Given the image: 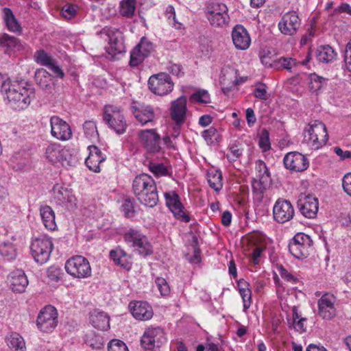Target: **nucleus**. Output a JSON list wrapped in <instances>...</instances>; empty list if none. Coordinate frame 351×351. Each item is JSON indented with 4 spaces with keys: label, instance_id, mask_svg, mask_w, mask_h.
<instances>
[{
    "label": "nucleus",
    "instance_id": "f257e3e1",
    "mask_svg": "<svg viewBox=\"0 0 351 351\" xmlns=\"http://www.w3.org/2000/svg\"><path fill=\"white\" fill-rule=\"evenodd\" d=\"M6 97L11 108L14 110H24L29 105L34 97V89L26 87L23 83H14L5 88Z\"/></svg>",
    "mask_w": 351,
    "mask_h": 351
},
{
    "label": "nucleus",
    "instance_id": "f03ea898",
    "mask_svg": "<svg viewBox=\"0 0 351 351\" xmlns=\"http://www.w3.org/2000/svg\"><path fill=\"white\" fill-rule=\"evenodd\" d=\"M256 177L252 181L254 199L262 202L264 193L271 184L270 173L265 163L261 160L256 162Z\"/></svg>",
    "mask_w": 351,
    "mask_h": 351
},
{
    "label": "nucleus",
    "instance_id": "7ed1b4c3",
    "mask_svg": "<svg viewBox=\"0 0 351 351\" xmlns=\"http://www.w3.org/2000/svg\"><path fill=\"white\" fill-rule=\"evenodd\" d=\"M304 140L313 149H318L328 141L325 125L317 120L311 121L304 131Z\"/></svg>",
    "mask_w": 351,
    "mask_h": 351
},
{
    "label": "nucleus",
    "instance_id": "20e7f679",
    "mask_svg": "<svg viewBox=\"0 0 351 351\" xmlns=\"http://www.w3.org/2000/svg\"><path fill=\"white\" fill-rule=\"evenodd\" d=\"M103 120L108 126L117 134L125 132L128 125L121 109L112 105L104 108Z\"/></svg>",
    "mask_w": 351,
    "mask_h": 351
},
{
    "label": "nucleus",
    "instance_id": "39448f33",
    "mask_svg": "<svg viewBox=\"0 0 351 351\" xmlns=\"http://www.w3.org/2000/svg\"><path fill=\"white\" fill-rule=\"evenodd\" d=\"M64 268L67 274L75 278H87L92 274L89 261L80 255L69 258L65 263Z\"/></svg>",
    "mask_w": 351,
    "mask_h": 351
},
{
    "label": "nucleus",
    "instance_id": "423d86ee",
    "mask_svg": "<svg viewBox=\"0 0 351 351\" xmlns=\"http://www.w3.org/2000/svg\"><path fill=\"white\" fill-rule=\"evenodd\" d=\"M124 241L130 247L143 256H148L152 254V246L149 242L147 237L141 231L130 228L123 235Z\"/></svg>",
    "mask_w": 351,
    "mask_h": 351
},
{
    "label": "nucleus",
    "instance_id": "0eeeda50",
    "mask_svg": "<svg viewBox=\"0 0 351 351\" xmlns=\"http://www.w3.org/2000/svg\"><path fill=\"white\" fill-rule=\"evenodd\" d=\"M53 247L50 237L40 236L32 240L30 250L34 261L38 263L43 264L49 260Z\"/></svg>",
    "mask_w": 351,
    "mask_h": 351
},
{
    "label": "nucleus",
    "instance_id": "6e6552de",
    "mask_svg": "<svg viewBox=\"0 0 351 351\" xmlns=\"http://www.w3.org/2000/svg\"><path fill=\"white\" fill-rule=\"evenodd\" d=\"M228 12V9L226 4L213 3L206 8V16L211 26L223 28L230 21Z\"/></svg>",
    "mask_w": 351,
    "mask_h": 351
},
{
    "label": "nucleus",
    "instance_id": "1a4fd4ad",
    "mask_svg": "<svg viewBox=\"0 0 351 351\" xmlns=\"http://www.w3.org/2000/svg\"><path fill=\"white\" fill-rule=\"evenodd\" d=\"M147 84L150 91L159 96L169 94L174 87V83L170 75L163 72L151 75Z\"/></svg>",
    "mask_w": 351,
    "mask_h": 351
},
{
    "label": "nucleus",
    "instance_id": "9d476101",
    "mask_svg": "<svg viewBox=\"0 0 351 351\" xmlns=\"http://www.w3.org/2000/svg\"><path fill=\"white\" fill-rule=\"evenodd\" d=\"M313 243V240L308 234L300 232L290 241L289 250L295 258H302L309 254Z\"/></svg>",
    "mask_w": 351,
    "mask_h": 351
},
{
    "label": "nucleus",
    "instance_id": "9b49d317",
    "mask_svg": "<svg viewBox=\"0 0 351 351\" xmlns=\"http://www.w3.org/2000/svg\"><path fill=\"white\" fill-rule=\"evenodd\" d=\"M36 325L39 330L44 332L53 331L58 325L56 308L51 305L45 306L37 317Z\"/></svg>",
    "mask_w": 351,
    "mask_h": 351
},
{
    "label": "nucleus",
    "instance_id": "f8f14e48",
    "mask_svg": "<svg viewBox=\"0 0 351 351\" xmlns=\"http://www.w3.org/2000/svg\"><path fill=\"white\" fill-rule=\"evenodd\" d=\"M166 340L165 332L161 328L150 327L144 332L141 343L145 350L152 351L154 348L160 347Z\"/></svg>",
    "mask_w": 351,
    "mask_h": 351
},
{
    "label": "nucleus",
    "instance_id": "ddd939ff",
    "mask_svg": "<svg viewBox=\"0 0 351 351\" xmlns=\"http://www.w3.org/2000/svg\"><path fill=\"white\" fill-rule=\"evenodd\" d=\"M45 156L50 162H60L63 166H71L75 163V158L69 151L57 143L50 144L46 148Z\"/></svg>",
    "mask_w": 351,
    "mask_h": 351
},
{
    "label": "nucleus",
    "instance_id": "4468645a",
    "mask_svg": "<svg viewBox=\"0 0 351 351\" xmlns=\"http://www.w3.org/2000/svg\"><path fill=\"white\" fill-rule=\"evenodd\" d=\"M301 25V20L295 11L286 12L278 23V29L284 35L293 36Z\"/></svg>",
    "mask_w": 351,
    "mask_h": 351
},
{
    "label": "nucleus",
    "instance_id": "2eb2a0df",
    "mask_svg": "<svg viewBox=\"0 0 351 351\" xmlns=\"http://www.w3.org/2000/svg\"><path fill=\"white\" fill-rule=\"evenodd\" d=\"M154 50L153 44L147 38L143 37L140 43L130 53V65L138 66Z\"/></svg>",
    "mask_w": 351,
    "mask_h": 351
},
{
    "label": "nucleus",
    "instance_id": "dca6fc26",
    "mask_svg": "<svg viewBox=\"0 0 351 351\" xmlns=\"http://www.w3.org/2000/svg\"><path fill=\"white\" fill-rule=\"evenodd\" d=\"M294 208L291 203L287 199H278L273 208V216L278 223L289 221L294 216Z\"/></svg>",
    "mask_w": 351,
    "mask_h": 351
},
{
    "label": "nucleus",
    "instance_id": "f3484780",
    "mask_svg": "<svg viewBox=\"0 0 351 351\" xmlns=\"http://www.w3.org/2000/svg\"><path fill=\"white\" fill-rule=\"evenodd\" d=\"M101 34H105L108 38V46L106 47V50L109 55L114 57L124 51L123 42L119 38L121 32L119 30L106 27L102 29Z\"/></svg>",
    "mask_w": 351,
    "mask_h": 351
},
{
    "label": "nucleus",
    "instance_id": "a211bd4d",
    "mask_svg": "<svg viewBox=\"0 0 351 351\" xmlns=\"http://www.w3.org/2000/svg\"><path fill=\"white\" fill-rule=\"evenodd\" d=\"M298 207L303 216L313 219L318 212V199L311 195L301 194L298 200Z\"/></svg>",
    "mask_w": 351,
    "mask_h": 351
},
{
    "label": "nucleus",
    "instance_id": "6ab92c4d",
    "mask_svg": "<svg viewBox=\"0 0 351 351\" xmlns=\"http://www.w3.org/2000/svg\"><path fill=\"white\" fill-rule=\"evenodd\" d=\"M140 141L146 150L150 153L160 152L161 139L156 130H145L139 132Z\"/></svg>",
    "mask_w": 351,
    "mask_h": 351
},
{
    "label": "nucleus",
    "instance_id": "aec40b11",
    "mask_svg": "<svg viewBox=\"0 0 351 351\" xmlns=\"http://www.w3.org/2000/svg\"><path fill=\"white\" fill-rule=\"evenodd\" d=\"M51 134L59 140L67 141L72 136L69 125L58 116H53L50 119Z\"/></svg>",
    "mask_w": 351,
    "mask_h": 351
},
{
    "label": "nucleus",
    "instance_id": "412c9836",
    "mask_svg": "<svg viewBox=\"0 0 351 351\" xmlns=\"http://www.w3.org/2000/svg\"><path fill=\"white\" fill-rule=\"evenodd\" d=\"M284 165L287 169L296 172L306 170L308 167V160L303 154L293 152L285 155Z\"/></svg>",
    "mask_w": 351,
    "mask_h": 351
},
{
    "label": "nucleus",
    "instance_id": "4be33fe9",
    "mask_svg": "<svg viewBox=\"0 0 351 351\" xmlns=\"http://www.w3.org/2000/svg\"><path fill=\"white\" fill-rule=\"evenodd\" d=\"M166 204L173 213L174 216L184 222H189L190 217L184 211V207L180 202V197L175 192L165 194Z\"/></svg>",
    "mask_w": 351,
    "mask_h": 351
},
{
    "label": "nucleus",
    "instance_id": "5701e85b",
    "mask_svg": "<svg viewBox=\"0 0 351 351\" xmlns=\"http://www.w3.org/2000/svg\"><path fill=\"white\" fill-rule=\"evenodd\" d=\"M335 298L326 293L318 300V315L323 319H331L336 315Z\"/></svg>",
    "mask_w": 351,
    "mask_h": 351
},
{
    "label": "nucleus",
    "instance_id": "b1692460",
    "mask_svg": "<svg viewBox=\"0 0 351 351\" xmlns=\"http://www.w3.org/2000/svg\"><path fill=\"white\" fill-rule=\"evenodd\" d=\"M187 99L185 96H181L171 102L170 115L176 125L184 123L186 119Z\"/></svg>",
    "mask_w": 351,
    "mask_h": 351
},
{
    "label": "nucleus",
    "instance_id": "393cba45",
    "mask_svg": "<svg viewBox=\"0 0 351 351\" xmlns=\"http://www.w3.org/2000/svg\"><path fill=\"white\" fill-rule=\"evenodd\" d=\"M129 308L133 317L137 320H149L153 316L152 308L147 302H131L129 304Z\"/></svg>",
    "mask_w": 351,
    "mask_h": 351
},
{
    "label": "nucleus",
    "instance_id": "a878e982",
    "mask_svg": "<svg viewBox=\"0 0 351 351\" xmlns=\"http://www.w3.org/2000/svg\"><path fill=\"white\" fill-rule=\"evenodd\" d=\"M232 42L238 49L245 50L251 43L250 35L246 29L241 25H237L232 31Z\"/></svg>",
    "mask_w": 351,
    "mask_h": 351
},
{
    "label": "nucleus",
    "instance_id": "bb28decb",
    "mask_svg": "<svg viewBox=\"0 0 351 351\" xmlns=\"http://www.w3.org/2000/svg\"><path fill=\"white\" fill-rule=\"evenodd\" d=\"M54 199L58 204L68 209H73L76 207L77 199L67 189L62 187L55 189Z\"/></svg>",
    "mask_w": 351,
    "mask_h": 351
},
{
    "label": "nucleus",
    "instance_id": "cd10ccee",
    "mask_svg": "<svg viewBox=\"0 0 351 351\" xmlns=\"http://www.w3.org/2000/svg\"><path fill=\"white\" fill-rule=\"evenodd\" d=\"M88 149L89 151V154L85 160L86 165L90 170L94 172H99V165L105 161V156L102 154L100 149L95 145L88 146Z\"/></svg>",
    "mask_w": 351,
    "mask_h": 351
},
{
    "label": "nucleus",
    "instance_id": "c85d7f7f",
    "mask_svg": "<svg viewBox=\"0 0 351 351\" xmlns=\"http://www.w3.org/2000/svg\"><path fill=\"white\" fill-rule=\"evenodd\" d=\"M156 184L154 179L146 173H142L135 177L132 182V191L137 198Z\"/></svg>",
    "mask_w": 351,
    "mask_h": 351
},
{
    "label": "nucleus",
    "instance_id": "c756f323",
    "mask_svg": "<svg viewBox=\"0 0 351 351\" xmlns=\"http://www.w3.org/2000/svg\"><path fill=\"white\" fill-rule=\"evenodd\" d=\"M8 280L10 288L16 293H23L29 283L25 272L19 269L12 271Z\"/></svg>",
    "mask_w": 351,
    "mask_h": 351
},
{
    "label": "nucleus",
    "instance_id": "7c9ffc66",
    "mask_svg": "<svg viewBox=\"0 0 351 351\" xmlns=\"http://www.w3.org/2000/svg\"><path fill=\"white\" fill-rule=\"evenodd\" d=\"M237 72L233 69H224L221 71L219 77L220 84L222 86V91L224 93L230 92L231 88L238 84Z\"/></svg>",
    "mask_w": 351,
    "mask_h": 351
},
{
    "label": "nucleus",
    "instance_id": "2f4dec72",
    "mask_svg": "<svg viewBox=\"0 0 351 351\" xmlns=\"http://www.w3.org/2000/svg\"><path fill=\"white\" fill-rule=\"evenodd\" d=\"M90 323L96 328L101 330H107L110 328V317L104 311L95 310L90 313Z\"/></svg>",
    "mask_w": 351,
    "mask_h": 351
},
{
    "label": "nucleus",
    "instance_id": "473e14b6",
    "mask_svg": "<svg viewBox=\"0 0 351 351\" xmlns=\"http://www.w3.org/2000/svg\"><path fill=\"white\" fill-rule=\"evenodd\" d=\"M132 112L137 121L143 125L152 122L155 117L154 108L151 106L141 105L139 108L132 107Z\"/></svg>",
    "mask_w": 351,
    "mask_h": 351
},
{
    "label": "nucleus",
    "instance_id": "72a5a7b5",
    "mask_svg": "<svg viewBox=\"0 0 351 351\" xmlns=\"http://www.w3.org/2000/svg\"><path fill=\"white\" fill-rule=\"evenodd\" d=\"M110 257L114 261L115 265L129 270L132 267L131 258L122 249L118 247L112 250L110 252Z\"/></svg>",
    "mask_w": 351,
    "mask_h": 351
},
{
    "label": "nucleus",
    "instance_id": "f704fd0d",
    "mask_svg": "<svg viewBox=\"0 0 351 351\" xmlns=\"http://www.w3.org/2000/svg\"><path fill=\"white\" fill-rule=\"evenodd\" d=\"M136 199L145 206L153 208L156 206L159 201L156 185L154 184L151 188H149L147 191L141 193Z\"/></svg>",
    "mask_w": 351,
    "mask_h": 351
},
{
    "label": "nucleus",
    "instance_id": "c9c22d12",
    "mask_svg": "<svg viewBox=\"0 0 351 351\" xmlns=\"http://www.w3.org/2000/svg\"><path fill=\"white\" fill-rule=\"evenodd\" d=\"M40 215L45 227L50 230H56L57 225L55 220V213L53 209L47 205L40 207Z\"/></svg>",
    "mask_w": 351,
    "mask_h": 351
},
{
    "label": "nucleus",
    "instance_id": "e433bc0d",
    "mask_svg": "<svg viewBox=\"0 0 351 351\" xmlns=\"http://www.w3.org/2000/svg\"><path fill=\"white\" fill-rule=\"evenodd\" d=\"M335 56L336 53L329 45L319 46L315 51V57L320 62L328 63L333 60Z\"/></svg>",
    "mask_w": 351,
    "mask_h": 351
},
{
    "label": "nucleus",
    "instance_id": "4c0bfd02",
    "mask_svg": "<svg viewBox=\"0 0 351 351\" xmlns=\"http://www.w3.org/2000/svg\"><path fill=\"white\" fill-rule=\"evenodd\" d=\"M3 14L4 22L8 30L20 33L21 32V27L14 16L12 10L10 8H5L3 9Z\"/></svg>",
    "mask_w": 351,
    "mask_h": 351
},
{
    "label": "nucleus",
    "instance_id": "58836bf2",
    "mask_svg": "<svg viewBox=\"0 0 351 351\" xmlns=\"http://www.w3.org/2000/svg\"><path fill=\"white\" fill-rule=\"evenodd\" d=\"M0 46L5 49V51L8 53L13 49L19 50L21 48L19 40L14 36L8 34H3L0 36Z\"/></svg>",
    "mask_w": 351,
    "mask_h": 351
},
{
    "label": "nucleus",
    "instance_id": "ea45409f",
    "mask_svg": "<svg viewBox=\"0 0 351 351\" xmlns=\"http://www.w3.org/2000/svg\"><path fill=\"white\" fill-rule=\"evenodd\" d=\"M8 347L14 351H25V343L23 337L18 333H12L6 338Z\"/></svg>",
    "mask_w": 351,
    "mask_h": 351
},
{
    "label": "nucleus",
    "instance_id": "a19ab883",
    "mask_svg": "<svg viewBox=\"0 0 351 351\" xmlns=\"http://www.w3.org/2000/svg\"><path fill=\"white\" fill-rule=\"evenodd\" d=\"M207 180L209 186L215 191H219L222 186V175L219 170H211L207 173Z\"/></svg>",
    "mask_w": 351,
    "mask_h": 351
},
{
    "label": "nucleus",
    "instance_id": "79ce46f5",
    "mask_svg": "<svg viewBox=\"0 0 351 351\" xmlns=\"http://www.w3.org/2000/svg\"><path fill=\"white\" fill-rule=\"evenodd\" d=\"M0 254L8 260H12L16 256V249L12 242L3 241L0 244Z\"/></svg>",
    "mask_w": 351,
    "mask_h": 351
},
{
    "label": "nucleus",
    "instance_id": "37998d69",
    "mask_svg": "<svg viewBox=\"0 0 351 351\" xmlns=\"http://www.w3.org/2000/svg\"><path fill=\"white\" fill-rule=\"evenodd\" d=\"M136 9V0H122L120 2V14L125 17L130 18L134 16Z\"/></svg>",
    "mask_w": 351,
    "mask_h": 351
},
{
    "label": "nucleus",
    "instance_id": "c03bdc74",
    "mask_svg": "<svg viewBox=\"0 0 351 351\" xmlns=\"http://www.w3.org/2000/svg\"><path fill=\"white\" fill-rule=\"evenodd\" d=\"M309 88L312 92H317L326 84V79L316 73L309 75Z\"/></svg>",
    "mask_w": 351,
    "mask_h": 351
},
{
    "label": "nucleus",
    "instance_id": "a18cd8bd",
    "mask_svg": "<svg viewBox=\"0 0 351 351\" xmlns=\"http://www.w3.org/2000/svg\"><path fill=\"white\" fill-rule=\"evenodd\" d=\"M35 80L41 88H45L49 86L50 75L45 69H38L35 73Z\"/></svg>",
    "mask_w": 351,
    "mask_h": 351
},
{
    "label": "nucleus",
    "instance_id": "49530a36",
    "mask_svg": "<svg viewBox=\"0 0 351 351\" xmlns=\"http://www.w3.org/2000/svg\"><path fill=\"white\" fill-rule=\"evenodd\" d=\"M34 58L36 62L47 67L53 61V58L43 49L36 51Z\"/></svg>",
    "mask_w": 351,
    "mask_h": 351
},
{
    "label": "nucleus",
    "instance_id": "de8ad7c7",
    "mask_svg": "<svg viewBox=\"0 0 351 351\" xmlns=\"http://www.w3.org/2000/svg\"><path fill=\"white\" fill-rule=\"evenodd\" d=\"M86 136L90 139L97 138L99 136L96 123L93 121H86L83 125Z\"/></svg>",
    "mask_w": 351,
    "mask_h": 351
},
{
    "label": "nucleus",
    "instance_id": "09e8293b",
    "mask_svg": "<svg viewBox=\"0 0 351 351\" xmlns=\"http://www.w3.org/2000/svg\"><path fill=\"white\" fill-rule=\"evenodd\" d=\"M295 64V60L291 58H280L274 61L273 66L276 67L277 69L290 70Z\"/></svg>",
    "mask_w": 351,
    "mask_h": 351
},
{
    "label": "nucleus",
    "instance_id": "8fccbe9b",
    "mask_svg": "<svg viewBox=\"0 0 351 351\" xmlns=\"http://www.w3.org/2000/svg\"><path fill=\"white\" fill-rule=\"evenodd\" d=\"M202 136L208 143L213 144L218 140L219 134L216 128L210 127L202 132Z\"/></svg>",
    "mask_w": 351,
    "mask_h": 351
},
{
    "label": "nucleus",
    "instance_id": "3c124183",
    "mask_svg": "<svg viewBox=\"0 0 351 351\" xmlns=\"http://www.w3.org/2000/svg\"><path fill=\"white\" fill-rule=\"evenodd\" d=\"M191 99L202 104H208L210 102V95L208 91L205 90L196 91L191 95Z\"/></svg>",
    "mask_w": 351,
    "mask_h": 351
},
{
    "label": "nucleus",
    "instance_id": "603ef678",
    "mask_svg": "<svg viewBox=\"0 0 351 351\" xmlns=\"http://www.w3.org/2000/svg\"><path fill=\"white\" fill-rule=\"evenodd\" d=\"M62 274V269L57 266H51L47 270V277L51 281L53 282H58L60 280Z\"/></svg>",
    "mask_w": 351,
    "mask_h": 351
},
{
    "label": "nucleus",
    "instance_id": "864d4df0",
    "mask_svg": "<svg viewBox=\"0 0 351 351\" xmlns=\"http://www.w3.org/2000/svg\"><path fill=\"white\" fill-rule=\"evenodd\" d=\"M165 16L169 21V23L176 29H180L182 24L176 22L175 9L172 5H168L166 8Z\"/></svg>",
    "mask_w": 351,
    "mask_h": 351
},
{
    "label": "nucleus",
    "instance_id": "5fc2aeb1",
    "mask_svg": "<svg viewBox=\"0 0 351 351\" xmlns=\"http://www.w3.org/2000/svg\"><path fill=\"white\" fill-rule=\"evenodd\" d=\"M259 146L263 151L266 152L270 149L269 134L267 130H263L260 138Z\"/></svg>",
    "mask_w": 351,
    "mask_h": 351
},
{
    "label": "nucleus",
    "instance_id": "6e6d98bb",
    "mask_svg": "<svg viewBox=\"0 0 351 351\" xmlns=\"http://www.w3.org/2000/svg\"><path fill=\"white\" fill-rule=\"evenodd\" d=\"M108 351H129L126 345L120 340L113 339L110 341L108 346Z\"/></svg>",
    "mask_w": 351,
    "mask_h": 351
},
{
    "label": "nucleus",
    "instance_id": "4d7b16f0",
    "mask_svg": "<svg viewBox=\"0 0 351 351\" xmlns=\"http://www.w3.org/2000/svg\"><path fill=\"white\" fill-rule=\"evenodd\" d=\"M254 95L257 99L267 100L269 96L266 86L261 83L257 84L254 90Z\"/></svg>",
    "mask_w": 351,
    "mask_h": 351
},
{
    "label": "nucleus",
    "instance_id": "13d9d810",
    "mask_svg": "<svg viewBox=\"0 0 351 351\" xmlns=\"http://www.w3.org/2000/svg\"><path fill=\"white\" fill-rule=\"evenodd\" d=\"M155 282L162 295H167L169 293L170 288L165 278H156Z\"/></svg>",
    "mask_w": 351,
    "mask_h": 351
},
{
    "label": "nucleus",
    "instance_id": "bf43d9fd",
    "mask_svg": "<svg viewBox=\"0 0 351 351\" xmlns=\"http://www.w3.org/2000/svg\"><path fill=\"white\" fill-rule=\"evenodd\" d=\"M150 171L157 176H163L167 174V169L162 164L153 165L149 167Z\"/></svg>",
    "mask_w": 351,
    "mask_h": 351
},
{
    "label": "nucleus",
    "instance_id": "052dcab7",
    "mask_svg": "<svg viewBox=\"0 0 351 351\" xmlns=\"http://www.w3.org/2000/svg\"><path fill=\"white\" fill-rule=\"evenodd\" d=\"M122 210L127 217H132L134 213L133 202L130 199H125L122 205Z\"/></svg>",
    "mask_w": 351,
    "mask_h": 351
},
{
    "label": "nucleus",
    "instance_id": "680f3d73",
    "mask_svg": "<svg viewBox=\"0 0 351 351\" xmlns=\"http://www.w3.org/2000/svg\"><path fill=\"white\" fill-rule=\"evenodd\" d=\"M239 293L243 299V308L247 310L251 305V290L240 291Z\"/></svg>",
    "mask_w": 351,
    "mask_h": 351
},
{
    "label": "nucleus",
    "instance_id": "e2e57ef3",
    "mask_svg": "<svg viewBox=\"0 0 351 351\" xmlns=\"http://www.w3.org/2000/svg\"><path fill=\"white\" fill-rule=\"evenodd\" d=\"M279 272L281 278L289 282L294 284L298 281V279L295 277H294L291 273H289L286 269H285L282 266L280 267Z\"/></svg>",
    "mask_w": 351,
    "mask_h": 351
},
{
    "label": "nucleus",
    "instance_id": "0e129e2a",
    "mask_svg": "<svg viewBox=\"0 0 351 351\" xmlns=\"http://www.w3.org/2000/svg\"><path fill=\"white\" fill-rule=\"evenodd\" d=\"M343 191L351 196V173H346L342 179Z\"/></svg>",
    "mask_w": 351,
    "mask_h": 351
},
{
    "label": "nucleus",
    "instance_id": "69168bd1",
    "mask_svg": "<svg viewBox=\"0 0 351 351\" xmlns=\"http://www.w3.org/2000/svg\"><path fill=\"white\" fill-rule=\"evenodd\" d=\"M62 15L65 18H71L75 16L76 13L75 8L71 4H66L64 5L62 8Z\"/></svg>",
    "mask_w": 351,
    "mask_h": 351
},
{
    "label": "nucleus",
    "instance_id": "338daca9",
    "mask_svg": "<svg viewBox=\"0 0 351 351\" xmlns=\"http://www.w3.org/2000/svg\"><path fill=\"white\" fill-rule=\"evenodd\" d=\"M48 69H49L54 74L56 77L63 78L64 76V73L61 68L54 63V60L49 65Z\"/></svg>",
    "mask_w": 351,
    "mask_h": 351
},
{
    "label": "nucleus",
    "instance_id": "774afa93",
    "mask_svg": "<svg viewBox=\"0 0 351 351\" xmlns=\"http://www.w3.org/2000/svg\"><path fill=\"white\" fill-rule=\"evenodd\" d=\"M335 153L340 157L341 160H345L346 158H351V152L350 151H343L340 147H336L334 148Z\"/></svg>",
    "mask_w": 351,
    "mask_h": 351
}]
</instances>
